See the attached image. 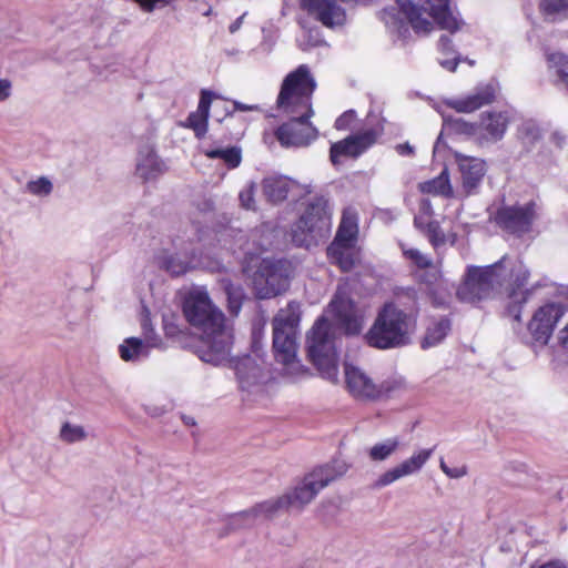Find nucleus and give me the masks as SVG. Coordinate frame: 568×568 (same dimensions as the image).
<instances>
[{"mask_svg": "<svg viewBox=\"0 0 568 568\" xmlns=\"http://www.w3.org/2000/svg\"><path fill=\"white\" fill-rule=\"evenodd\" d=\"M498 90V83L489 81L488 83L477 85L473 93L464 98L447 100L446 104L457 112H474L484 105L493 103Z\"/></svg>", "mask_w": 568, "mask_h": 568, "instance_id": "nucleus-19", "label": "nucleus"}, {"mask_svg": "<svg viewBox=\"0 0 568 568\" xmlns=\"http://www.w3.org/2000/svg\"><path fill=\"white\" fill-rule=\"evenodd\" d=\"M197 262L196 256L192 253L185 258H181L178 255L166 256L162 265L171 275L180 276L194 268Z\"/></svg>", "mask_w": 568, "mask_h": 568, "instance_id": "nucleus-33", "label": "nucleus"}, {"mask_svg": "<svg viewBox=\"0 0 568 568\" xmlns=\"http://www.w3.org/2000/svg\"><path fill=\"white\" fill-rule=\"evenodd\" d=\"M183 314L186 321L202 332L196 346L199 358L212 365L229 361L233 345V329L226 325L225 316L211 301L205 290L189 292L183 301Z\"/></svg>", "mask_w": 568, "mask_h": 568, "instance_id": "nucleus-2", "label": "nucleus"}, {"mask_svg": "<svg viewBox=\"0 0 568 568\" xmlns=\"http://www.w3.org/2000/svg\"><path fill=\"white\" fill-rule=\"evenodd\" d=\"M253 109H255V106H253V105H247V104H244V103H241L237 101L234 102V110H236V111H250Z\"/></svg>", "mask_w": 568, "mask_h": 568, "instance_id": "nucleus-61", "label": "nucleus"}, {"mask_svg": "<svg viewBox=\"0 0 568 568\" xmlns=\"http://www.w3.org/2000/svg\"><path fill=\"white\" fill-rule=\"evenodd\" d=\"M439 467L443 470V473L449 478L458 479L467 475L466 466L449 467L446 465L444 459H440Z\"/></svg>", "mask_w": 568, "mask_h": 568, "instance_id": "nucleus-45", "label": "nucleus"}, {"mask_svg": "<svg viewBox=\"0 0 568 568\" xmlns=\"http://www.w3.org/2000/svg\"><path fill=\"white\" fill-rule=\"evenodd\" d=\"M183 422L185 425L187 426H194L195 425V419L191 416H183L182 417Z\"/></svg>", "mask_w": 568, "mask_h": 568, "instance_id": "nucleus-63", "label": "nucleus"}, {"mask_svg": "<svg viewBox=\"0 0 568 568\" xmlns=\"http://www.w3.org/2000/svg\"><path fill=\"white\" fill-rule=\"evenodd\" d=\"M444 146H445V144L443 141V132H442L434 144V153L440 152L442 148H444Z\"/></svg>", "mask_w": 568, "mask_h": 568, "instance_id": "nucleus-62", "label": "nucleus"}, {"mask_svg": "<svg viewBox=\"0 0 568 568\" xmlns=\"http://www.w3.org/2000/svg\"><path fill=\"white\" fill-rule=\"evenodd\" d=\"M548 67L555 72L559 81L568 88V55L561 52L548 53L546 55Z\"/></svg>", "mask_w": 568, "mask_h": 568, "instance_id": "nucleus-38", "label": "nucleus"}, {"mask_svg": "<svg viewBox=\"0 0 568 568\" xmlns=\"http://www.w3.org/2000/svg\"><path fill=\"white\" fill-rule=\"evenodd\" d=\"M294 274L293 264L285 258H262L253 274V285L258 298H272L284 293Z\"/></svg>", "mask_w": 568, "mask_h": 568, "instance_id": "nucleus-9", "label": "nucleus"}, {"mask_svg": "<svg viewBox=\"0 0 568 568\" xmlns=\"http://www.w3.org/2000/svg\"><path fill=\"white\" fill-rule=\"evenodd\" d=\"M517 135L523 146L530 151L540 141L541 131L535 121L527 120L518 126Z\"/></svg>", "mask_w": 568, "mask_h": 568, "instance_id": "nucleus-35", "label": "nucleus"}, {"mask_svg": "<svg viewBox=\"0 0 568 568\" xmlns=\"http://www.w3.org/2000/svg\"><path fill=\"white\" fill-rule=\"evenodd\" d=\"M204 154L210 159H221L230 169H235L241 164L242 154L241 149L231 146L226 149H209Z\"/></svg>", "mask_w": 568, "mask_h": 568, "instance_id": "nucleus-37", "label": "nucleus"}, {"mask_svg": "<svg viewBox=\"0 0 568 568\" xmlns=\"http://www.w3.org/2000/svg\"><path fill=\"white\" fill-rule=\"evenodd\" d=\"M239 197H240L241 205L244 209L250 210V209L254 207V191H253V186H248L245 190L241 191Z\"/></svg>", "mask_w": 568, "mask_h": 568, "instance_id": "nucleus-47", "label": "nucleus"}, {"mask_svg": "<svg viewBox=\"0 0 568 568\" xmlns=\"http://www.w3.org/2000/svg\"><path fill=\"white\" fill-rule=\"evenodd\" d=\"M165 163L156 155L154 150L145 146L140 150L136 162V174L143 181L155 180L166 171Z\"/></svg>", "mask_w": 568, "mask_h": 568, "instance_id": "nucleus-25", "label": "nucleus"}, {"mask_svg": "<svg viewBox=\"0 0 568 568\" xmlns=\"http://www.w3.org/2000/svg\"><path fill=\"white\" fill-rule=\"evenodd\" d=\"M331 226L327 201L317 197L310 202L301 217L292 225L291 239L296 246L310 247L316 236L323 235Z\"/></svg>", "mask_w": 568, "mask_h": 568, "instance_id": "nucleus-10", "label": "nucleus"}, {"mask_svg": "<svg viewBox=\"0 0 568 568\" xmlns=\"http://www.w3.org/2000/svg\"><path fill=\"white\" fill-rule=\"evenodd\" d=\"M313 31H310L308 32V40L307 41H300V47L302 50H307L308 48L311 47H316L318 43H320V40H318V31L315 30V34L316 37L313 38Z\"/></svg>", "mask_w": 568, "mask_h": 568, "instance_id": "nucleus-53", "label": "nucleus"}, {"mask_svg": "<svg viewBox=\"0 0 568 568\" xmlns=\"http://www.w3.org/2000/svg\"><path fill=\"white\" fill-rule=\"evenodd\" d=\"M288 507L287 498L285 496L278 497L276 499H270L262 501L251 509L243 510L241 513L234 514L231 517V526L234 528L248 527L255 523L258 518H270L280 509Z\"/></svg>", "mask_w": 568, "mask_h": 568, "instance_id": "nucleus-22", "label": "nucleus"}, {"mask_svg": "<svg viewBox=\"0 0 568 568\" xmlns=\"http://www.w3.org/2000/svg\"><path fill=\"white\" fill-rule=\"evenodd\" d=\"M433 246L437 247L445 243L446 237L445 234L437 221L427 220L424 232Z\"/></svg>", "mask_w": 568, "mask_h": 568, "instance_id": "nucleus-42", "label": "nucleus"}, {"mask_svg": "<svg viewBox=\"0 0 568 568\" xmlns=\"http://www.w3.org/2000/svg\"><path fill=\"white\" fill-rule=\"evenodd\" d=\"M245 13L236 18L229 27V31L231 33H235L237 30H240L243 20H244Z\"/></svg>", "mask_w": 568, "mask_h": 568, "instance_id": "nucleus-57", "label": "nucleus"}, {"mask_svg": "<svg viewBox=\"0 0 568 568\" xmlns=\"http://www.w3.org/2000/svg\"><path fill=\"white\" fill-rule=\"evenodd\" d=\"M356 119V112L354 110H347L335 120L336 130H347Z\"/></svg>", "mask_w": 568, "mask_h": 568, "instance_id": "nucleus-46", "label": "nucleus"}, {"mask_svg": "<svg viewBox=\"0 0 568 568\" xmlns=\"http://www.w3.org/2000/svg\"><path fill=\"white\" fill-rule=\"evenodd\" d=\"M420 211L427 216H430L433 214L432 204H430L429 200H427V199L422 200Z\"/></svg>", "mask_w": 568, "mask_h": 568, "instance_id": "nucleus-58", "label": "nucleus"}, {"mask_svg": "<svg viewBox=\"0 0 568 568\" xmlns=\"http://www.w3.org/2000/svg\"><path fill=\"white\" fill-rule=\"evenodd\" d=\"M307 355L320 372L329 382L338 381L337 353L331 334V324L320 317L307 334Z\"/></svg>", "mask_w": 568, "mask_h": 568, "instance_id": "nucleus-7", "label": "nucleus"}, {"mask_svg": "<svg viewBox=\"0 0 568 568\" xmlns=\"http://www.w3.org/2000/svg\"><path fill=\"white\" fill-rule=\"evenodd\" d=\"M136 2L144 11L151 12L154 10L156 3L163 2L169 3L170 0H133Z\"/></svg>", "mask_w": 568, "mask_h": 568, "instance_id": "nucleus-50", "label": "nucleus"}, {"mask_svg": "<svg viewBox=\"0 0 568 568\" xmlns=\"http://www.w3.org/2000/svg\"><path fill=\"white\" fill-rule=\"evenodd\" d=\"M398 437H390L383 442L376 443L368 450V457L373 462H384L388 459L399 447Z\"/></svg>", "mask_w": 568, "mask_h": 568, "instance_id": "nucleus-36", "label": "nucleus"}, {"mask_svg": "<svg viewBox=\"0 0 568 568\" xmlns=\"http://www.w3.org/2000/svg\"><path fill=\"white\" fill-rule=\"evenodd\" d=\"M226 295L227 310L231 315L237 316L242 310L244 300L246 298L244 288L241 285L233 284L231 281L222 282Z\"/></svg>", "mask_w": 568, "mask_h": 568, "instance_id": "nucleus-32", "label": "nucleus"}, {"mask_svg": "<svg viewBox=\"0 0 568 568\" xmlns=\"http://www.w3.org/2000/svg\"><path fill=\"white\" fill-rule=\"evenodd\" d=\"M301 316L300 303L291 301L272 320L275 358L286 367L287 373L293 375L307 373V369H304L296 359Z\"/></svg>", "mask_w": 568, "mask_h": 568, "instance_id": "nucleus-5", "label": "nucleus"}, {"mask_svg": "<svg viewBox=\"0 0 568 568\" xmlns=\"http://www.w3.org/2000/svg\"><path fill=\"white\" fill-rule=\"evenodd\" d=\"M397 298L400 301L402 298H408L413 302V305L417 304V292L415 288H405L400 293L397 294Z\"/></svg>", "mask_w": 568, "mask_h": 568, "instance_id": "nucleus-54", "label": "nucleus"}, {"mask_svg": "<svg viewBox=\"0 0 568 568\" xmlns=\"http://www.w3.org/2000/svg\"><path fill=\"white\" fill-rule=\"evenodd\" d=\"M443 132L456 135H466L477 143V122H467L463 118L444 115Z\"/></svg>", "mask_w": 568, "mask_h": 568, "instance_id": "nucleus-31", "label": "nucleus"}, {"mask_svg": "<svg viewBox=\"0 0 568 568\" xmlns=\"http://www.w3.org/2000/svg\"><path fill=\"white\" fill-rule=\"evenodd\" d=\"M141 326H142V331H143V335H144V342L149 343L150 345H152L153 347L156 346V336H155V333H154V328L152 326V323H151V320L149 317V314H145L142 318V322H141Z\"/></svg>", "mask_w": 568, "mask_h": 568, "instance_id": "nucleus-44", "label": "nucleus"}, {"mask_svg": "<svg viewBox=\"0 0 568 568\" xmlns=\"http://www.w3.org/2000/svg\"><path fill=\"white\" fill-rule=\"evenodd\" d=\"M60 438L68 444H74L84 440L87 432L81 425L67 422L61 426Z\"/></svg>", "mask_w": 568, "mask_h": 568, "instance_id": "nucleus-40", "label": "nucleus"}, {"mask_svg": "<svg viewBox=\"0 0 568 568\" xmlns=\"http://www.w3.org/2000/svg\"><path fill=\"white\" fill-rule=\"evenodd\" d=\"M379 134L381 130L371 128L333 143L329 149L331 162L337 166L342 158L357 159L376 143Z\"/></svg>", "mask_w": 568, "mask_h": 568, "instance_id": "nucleus-14", "label": "nucleus"}, {"mask_svg": "<svg viewBox=\"0 0 568 568\" xmlns=\"http://www.w3.org/2000/svg\"><path fill=\"white\" fill-rule=\"evenodd\" d=\"M404 254L420 268H428L432 265V260L417 248L406 250Z\"/></svg>", "mask_w": 568, "mask_h": 568, "instance_id": "nucleus-43", "label": "nucleus"}, {"mask_svg": "<svg viewBox=\"0 0 568 568\" xmlns=\"http://www.w3.org/2000/svg\"><path fill=\"white\" fill-rule=\"evenodd\" d=\"M152 347L139 337H128L119 345V355L126 363H139L149 357Z\"/></svg>", "mask_w": 568, "mask_h": 568, "instance_id": "nucleus-28", "label": "nucleus"}, {"mask_svg": "<svg viewBox=\"0 0 568 568\" xmlns=\"http://www.w3.org/2000/svg\"><path fill=\"white\" fill-rule=\"evenodd\" d=\"M452 328V322L448 317H440L427 327L420 346L423 349L434 347L442 343Z\"/></svg>", "mask_w": 568, "mask_h": 568, "instance_id": "nucleus-30", "label": "nucleus"}, {"mask_svg": "<svg viewBox=\"0 0 568 568\" xmlns=\"http://www.w3.org/2000/svg\"><path fill=\"white\" fill-rule=\"evenodd\" d=\"M216 97L215 92L202 89L196 110L191 112L182 124L184 128L191 129L197 139H203L207 133L210 109L213 99Z\"/></svg>", "mask_w": 568, "mask_h": 568, "instance_id": "nucleus-23", "label": "nucleus"}, {"mask_svg": "<svg viewBox=\"0 0 568 568\" xmlns=\"http://www.w3.org/2000/svg\"><path fill=\"white\" fill-rule=\"evenodd\" d=\"M539 9L549 20L568 17V0H540Z\"/></svg>", "mask_w": 568, "mask_h": 568, "instance_id": "nucleus-39", "label": "nucleus"}, {"mask_svg": "<svg viewBox=\"0 0 568 568\" xmlns=\"http://www.w3.org/2000/svg\"><path fill=\"white\" fill-rule=\"evenodd\" d=\"M439 272L434 270L432 272H427L424 277H423V281L428 283V284H434L437 282L438 277H439Z\"/></svg>", "mask_w": 568, "mask_h": 568, "instance_id": "nucleus-56", "label": "nucleus"}, {"mask_svg": "<svg viewBox=\"0 0 568 568\" xmlns=\"http://www.w3.org/2000/svg\"><path fill=\"white\" fill-rule=\"evenodd\" d=\"M11 95V82L7 79H0V102L6 101Z\"/></svg>", "mask_w": 568, "mask_h": 568, "instance_id": "nucleus-51", "label": "nucleus"}, {"mask_svg": "<svg viewBox=\"0 0 568 568\" xmlns=\"http://www.w3.org/2000/svg\"><path fill=\"white\" fill-rule=\"evenodd\" d=\"M427 221H425L424 216H415L414 224L417 229H419L422 232H425V225Z\"/></svg>", "mask_w": 568, "mask_h": 568, "instance_id": "nucleus-60", "label": "nucleus"}, {"mask_svg": "<svg viewBox=\"0 0 568 568\" xmlns=\"http://www.w3.org/2000/svg\"><path fill=\"white\" fill-rule=\"evenodd\" d=\"M234 371L242 390H251L260 385L264 377L262 367L250 355L237 358L234 362Z\"/></svg>", "mask_w": 568, "mask_h": 568, "instance_id": "nucleus-24", "label": "nucleus"}, {"mask_svg": "<svg viewBox=\"0 0 568 568\" xmlns=\"http://www.w3.org/2000/svg\"><path fill=\"white\" fill-rule=\"evenodd\" d=\"M295 186H297V183L284 175H272L262 181L263 193L272 203L286 200L288 193Z\"/></svg>", "mask_w": 568, "mask_h": 568, "instance_id": "nucleus-26", "label": "nucleus"}, {"mask_svg": "<svg viewBox=\"0 0 568 568\" xmlns=\"http://www.w3.org/2000/svg\"><path fill=\"white\" fill-rule=\"evenodd\" d=\"M300 4L327 28L343 26L346 21V12L336 0H300Z\"/></svg>", "mask_w": 568, "mask_h": 568, "instance_id": "nucleus-18", "label": "nucleus"}, {"mask_svg": "<svg viewBox=\"0 0 568 568\" xmlns=\"http://www.w3.org/2000/svg\"><path fill=\"white\" fill-rule=\"evenodd\" d=\"M509 258L504 255L499 261L484 267L470 265L467 267L464 283L457 290V296L463 302L474 303L485 300L499 290L506 277Z\"/></svg>", "mask_w": 568, "mask_h": 568, "instance_id": "nucleus-6", "label": "nucleus"}, {"mask_svg": "<svg viewBox=\"0 0 568 568\" xmlns=\"http://www.w3.org/2000/svg\"><path fill=\"white\" fill-rule=\"evenodd\" d=\"M559 343L562 347L568 348V325L559 333Z\"/></svg>", "mask_w": 568, "mask_h": 568, "instance_id": "nucleus-59", "label": "nucleus"}, {"mask_svg": "<svg viewBox=\"0 0 568 568\" xmlns=\"http://www.w3.org/2000/svg\"><path fill=\"white\" fill-rule=\"evenodd\" d=\"M435 452L433 448H423L413 453V455L394 467L387 469L374 483V488L381 489L393 483L419 473Z\"/></svg>", "mask_w": 568, "mask_h": 568, "instance_id": "nucleus-16", "label": "nucleus"}, {"mask_svg": "<svg viewBox=\"0 0 568 568\" xmlns=\"http://www.w3.org/2000/svg\"><path fill=\"white\" fill-rule=\"evenodd\" d=\"M416 318L395 303H385L365 335L366 343L377 349L404 347L412 342Z\"/></svg>", "mask_w": 568, "mask_h": 568, "instance_id": "nucleus-4", "label": "nucleus"}, {"mask_svg": "<svg viewBox=\"0 0 568 568\" xmlns=\"http://www.w3.org/2000/svg\"><path fill=\"white\" fill-rule=\"evenodd\" d=\"M458 168L462 174V186L466 195L475 194L480 186L486 174V163L484 160L474 156L455 154Z\"/></svg>", "mask_w": 568, "mask_h": 568, "instance_id": "nucleus-21", "label": "nucleus"}, {"mask_svg": "<svg viewBox=\"0 0 568 568\" xmlns=\"http://www.w3.org/2000/svg\"><path fill=\"white\" fill-rule=\"evenodd\" d=\"M566 312L567 307L562 303L549 302L540 306L528 323V331L534 339L547 344Z\"/></svg>", "mask_w": 568, "mask_h": 568, "instance_id": "nucleus-15", "label": "nucleus"}, {"mask_svg": "<svg viewBox=\"0 0 568 568\" xmlns=\"http://www.w3.org/2000/svg\"><path fill=\"white\" fill-rule=\"evenodd\" d=\"M315 89L316 81L306 64L298 65L284 78L276 105L290 120L275 131L282 146L303 148L317 139L318 131L310 122L314 114L312 97Z\"/></svg>", "mask_w": 568, "mask_h": 568, "instance_id": "nucleus-1", "label": "nucleus"}, {"mask_svg": "<svg viewBox=\"0 0 568 568\" xmlns=\"http://www.w3.org/2000/svg\"><path fill=\"white\" fill-rule=\"evenodd\" d=\"M358 237V217L354 210L347 209L343 212L341 223L333 240L338 243L357 244Z\"/></svg>", "mask_w": 568, "mask_h": 568, "instance_id": "nucleus-29", "label": "nucleus"}, {"mask_svg": "<svg viewBox=\"0 0 568 568\" xmlns=\"http://www.w3.org/2000/svg\"><path fill=\"white\" fill-rule=\"evenodd\" d=\"M346 471V464L339 460L314 468L303 477L292 493L284 495L287 498L288 507L302 508L310 504L323 488Z\"/></svg>", "mask_w": 568, "mask_h": 568, "instance_id": "nucleus-8", "label": "nucleus"}, {"mask_svg": "<svg viewBox=\"0 0 568 568\" xmlns=\"http://www.w3.org/2000/svg\"><path fill=\"white\" fill-rule=\"evenodd\" d=\"M328 312L347 335L361 333L364 324V312L349 297L345 286H338L331 303Z\"/></svg>", "mask_w": 568, "mask_h": 568, "instance_id": "nucleus-12", "label": "nucleus"}, {"mask_svg": "<svg viewBox=\"0 0 568 568\" xmlns=\"http://www.w3.org/2000/svg\"><path fill=\"white\" fill-rule=\"evenodd\" d=\"M438 50L443 54H454L455 53L452 39L448 36L440 37V39L438 41Z\"/></svg>", "mask_w": 568, "mask_h": 568, "instance_id": "nucleus-49", "label": "nucleus"}, {"mask_svg": "<svg viewBox=\"0 0 568 568\" xmlns=\"http://www.w3.org/2000/svg\"><path fill=\"white\" fill-rule=\"evenodd\" d=\"M419 191L425 194L450 196L452 185L447 171L445 170L438 176L420 183Z\"/></svg>", "mask_w": 568, "mask_h": 568, "instance_id": "nucleus-34", "label": "nucleus"}, {"mask_svg": "<svg viewBox=\"0 0 568 568\" xmlns=\"http://www.w3.org/2000/svg\"><path fill=\"white\" fill-rule=\"evenodd\" d=\"M396 7L385 8L381 11V19L388 31L399 39L409 33V26L418 34H428L434 22L443 30L456 32L463 21L453 13L449 0H423L414 3L412 0H397Z\"/></svg>", "mask_w": 568, "mask_h": 568, "instance_id": "nucleus-3", "label": "nucleus"}, {"mask_svg": "<svg viewBox=\"0 0 568 568\" xmlns=\"http://www.w3.org/2000/svg\"><path fill=\"white\" fill-rule=\"evenodd\" d=\"M52 190L53 184L45 176L38 178L27 183V191L36 196H48L51 194Z\"/></svg>", "mask_w": 568, "mask_h": 568, "instance_id": "nucleus-41", "label": "nucleus"}, {"mask_svg": "<svg viewBox=\"0 0 568 568\" xmlns=\"http://www.w3.org/2000/svg\"><path fill=\"white\" fill-rule=\"evenodd\" d=\"M433 304L436 307H445L446 306V305H444V303L442 301H439L437 298H434Z\"/></svg>", "mask_w": 568, "mask_h": 568, "instance_id": "nucleus-64", "label": "nucleus"}, {"mask_svg": "<svg viewBox=\"0 0 568 568\" xmlns=\"http://www.w3.org/2000/svg\"><path fill=\"white\" fill-rule=\"evenodd\" d=\"M537 216L536 203L501 205L494 215L495 223L508 233L521 235L531 230Z\"/></svg>", "mask_w": 568, "mask_h": 568, "instance_id": "nucleus-13", "label": "nucleus"}, {"mask_svg": "<svg viewBox=\"0 0 568 568\" xmlns=\"http://www.w3.org/2000/svg\"><path fill=\"white\" fill-rule=\"evenodd\" d=\"M344 371L347 389L356 398L379 399L389 396L400 386L395 379L376 384L362 369L348 363H345Z\"/></svg>", "mask_w": 568, "mask_h": 568, "instance_id": "nucleus-11", "label": "nucleus"}, {"mask_svg": "<svg viewBox=\"0 0 568 568\" xmlns=\"http://www.w3.org/2000/svg\"><path fill=\"white\" fill-rule=\"evenodd\" d=\"M163 329L166 336L174 337L180 333L179 326L174 323V317H163Z\"/></svg>", "mask_w": 568, "mask_h": 568, "instance_id": "nucleus-48", "label": "nucleus"}, {"mask_svg": "<svg viewBox=\"0 0 568 568\" xmlns=\"http://www.w3.org/2000/svg\"><path fill=\"white\" fill-rule=\"evenodd\" d=\"M460 61L459 55H454L453 59H439V64L448 71H455Z\"/></svg>", "mask_w": 568, "mask_h": 568, "instance_id": "nucleus-52", "label": "nucleus"}, {"mask_svg": "<svg viewBox=\"0 0 568 568\" xmlns=\"http://www.w3.org/2000/svg\"><path fill=\"white\" fill-rule=\"evenodd\" d=\"M327 256L331 263L337 265L343 272L351 271L357 260L358 252L356 244L332 242L327 247Z\"/></svg>", "mask_w": 568, "mask_h": 568, "instance_id": "nucleus-27", "label": "nucleus"}, {"mask_svg": "<svg viewBox=\"0 0 568 568\" xmlns=\"http://www.w3.org/2000/svg\"><path fill=\"white\" fill-rule=\"evenodd\" d=\"M396 151L399 155H413L414 148L409 143H402L396 146Z\"/></svg>", "mask_w": 568, "mask_h": 568, "instance_id": "nucleus-55", "label": "nucleus"}, {"mask_svg": "<svg viewBox=\"0 0 568 568\" xmlns=\"http://www.w3.org/2000/svg\"><path fill=\"white\" fill-rule=\"evenodd\" d=\"M506 266L508 265L506 264ZM508 271H510L513 277V290L509 293L510 302L506 311L509 316L519 322L521 320L523 306L527 303L530 295L529 290H523L529 278V271L520 262L517 265L507 267Z\"/></svg>", "mask_w": 568, "mask_h": 568, "instance_id": "nucleus-20", "label": "nucleus"}, {"mask_svg": "<svg viewBox=\"0 0 568 568\" xmlns=\"http://www.w3.org/2000/svg\"><path fill=\"white\" fill-rule=\"evenodd\" d=\"M510 123L507 111H489L480 114L477 122V144L485 146L500 141Z\"/></svg>", "mask_w": 568, "mask_h": 568, "instance_id": "nucleus-17", "label": "nucleus"}]
</instances>
